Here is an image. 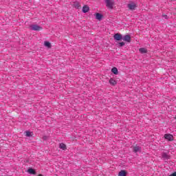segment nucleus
Returning a JSON list of instances; mask_svg holds the SVG:
<instances>
[{"instance_id":"15","label":"nucleus","mask_w":176,"mask_h":176,"mask_svg":"<svg viewBox=\"0 0 176 176\" xmlns=\"http://www.w3.org/2000/svg\"><path fill=\"white\" fill-rule=\"evenodd\" d=\"M44 45L46 47H48V49H50L52 47V44L49 41H45Z\"/></svg>"},{"instance_id":"2","label":"nucleus","mask_w":176,"mask_h":176,"mask_svg":"<svg viewBox=\"0 0 176 176\" xmlns=\"http://www.w3.org/2000/svg\"><path fill=\"white\" fill-rule=\"evenodd\" d=\"M127 8L129 9V10H135V8H137V4L131 1L127 5Z\"/></svg>"},{"instance_id":"17","label":"nucleus","mask_w":176,"mask_h":176,"mask_svg":"<svg viewBox=\"0 0 176 176\" xmlns=\"http://www.w3.org/2000/svg\"><path fill=\"white\" fill-rule=\"evenodd\" d=\"M126 171L125 170H121L119 172L118 175L119 176H126Z\"/></svg>"},{"instance_id":"16","label":"nucleus","mask_w":176,"mask_h":176,"mask_svg":"<svg viewBox=\"0 0 176 176\" xmlns=\"http://www.w3.org/2000/svg\"><path fill=\"white\" fill-rule=\"evenodd\" d=\"M139 52L142 53V54H144V53H146L148 52V50H146V48H140L139 49Z\"/></svg>"},{"instance_id":"23","label":"nucleus","mask_w":176,"mask_h":176,"mask_svg":"<svg viewBox=\"0 0 176 176\" xmlns=\"http://www.w3.org/2000/svg\"><path fill=\"white\" fill-rule=\"evenodd\" d=\"M38 176H43V175H42L40 174V175H38Z\"/></svg>"},{"instance_id":"22","label":"nucleus","mask_w":176,"mask_h":176,"mask_svg":"<svg viewBox=\"0 0 176 176\" xmlns=\"http://www.w3.org/2000/svg\"><path fill=\"white\" fill-rule=\"evenodd\" d=\"M43 139L44 140H47V136H43Z\"/></svg>"},{"instance_id":"1","label":"nucleus","mask_w":176,"mask_h":176,"mask_svg":"<svg viewBox=\"0 0 176 176\" xmlns=\"http://www.w3.org/2000/svg\"><path fill=\"white\" fill-rule=\"evenodd\" d=\"M30 30H32V31H41V30H43L42 27L36 24L30 25Z\"/></svg>"},{"instance_id":"19","label":"nucleus","mask_w":176,"mask_h":176,"mask_svg":"<svg viewBox=\"0 0 176 176\" xmlns=\"http://www.w3.org/2000/svg\"><path fill=\"white\" fill-rule=\"evenodd\" d=\"M120 46H124V42H121L119 43Z\"/></svg>"},{"instance_id":"20","label":"nucleus","mask_w":176,"mask_h":176,"mask_svg":"<svg viewBox=\"0 0 176 176\" xmlns=\"http://www.w3.org/2000/svg\"><path fill=\"white\" fill-rule=\"evenodd\" d=\"M164 18L166 19V20L168 19V16L167 15H162Z\"/></svg>"},{"instance_id":"11","label":"nucleus","mask_w":176,"mask_h":176,"mask_svg":"<svg viewBox=\"0 0 176 176\" xmlns=\"http://www.w3.org/2000/svg\"><path fill=\"white\" fill-rule=\"evenodd\" d=\"M109 82L110 83V85H111V86H115L116 85V83H118L116 80H115L113 78H110Z\"/></svg>"},{"instance_id":"3","label":"nucleus","mask_w":176,"mask_h":176,"mask_svg":"<svg viewBox=\"0 0 176 176\" xmlns=\"http://www.w3.org/2000/svg\"><path fill=\"white\" fill-rule=\"evenodd\" d=\"M106 6L112 9L113 8V0H105Z\"/></svg>"},{"instance_id":"13","label":"nucleus","mask_w":176,"mask_h":176,"mask_svg":"<svg viewBox=\"0 0 176 176\" xmlns=\"http://www.w3.org/2000/svg\"><path fill=\"white\" fill-rule=\"evenodd\" d=\"M111 72L114 74V75H118V74H119V72L118 71V68L116 67H113L111 69Z\"/></svg>"},{"instance_id":"7","label":"nucleus","mask_w":176,"mask_h":176,"mask_svg":"<svg viewBox=\"0 0 176 176\" xmlns=\"http://www.w3.org/2000/svg\"><path fill=\"white\" fill-rule=\"evenodd\" d=\"M95 17L96 20H99L100 21L102 19V14H101L100 13H96L95 14Z\"/></svg>"},{"instance_id":"8","label":"nucleus","mask_w":176,"mask_h":176,"mask_svg":"<svg viewBox=\"0 0 176 176\" xmlns=\"http://www.w3.org/2000/svg\"><path fill=\"white\" fill-rule=\"evenodd\" d=\"M133 152L137 153V152H141V146H135L133 147Z\"/></svg>"},{"instance_id":"4","label":"nucleus","mask_w":176,"mask_h":176,"mask_svg":"<svg viewBox=\"0 0 176 176\" xmlns=\"http://www.w3.org/2000/svg\"><path fill=\"white\" fill-rule=\"evenodd\" d=\"M113 38L116 41H122L123 39V36L119 33L114 34Z\"/></svg>"},{"instance_id":"14","label":"nucleus","mask_w":176,"mask_h":176,"mask_svg":"<svg viewBox=\"0 0 176 176\" xmlns=\"http://www.w3.org/2000/svg\"><path fill=\"white\" fill-rule=\"evenodd\" d=\"M59 148L60 149H63V151H65V149H67V146L64 143H60L59 145Z\"/></svg>"},{"instance_id":"12","label":"nucleus","mask_w":176,"mask_h":176,"mask_svg":"<svg viewBox=\"0 0 176 176\" xmlns=\"http://www.w3.org/2000/svg\"><path fill=\"white\" fill-rule=\"evenodd\" d=\"M28 173H29V174H32L33 175H35V174H36V172H35V170H34L32 168H30L28 170Z\"/></svg>"},{"instance_id":"5","label":"nucleus","mask_w":176,"mask_h":176,"mask_svg":"<svg viewBox=\"0 0 176 176\" xmlns=\"http://www.w3.org/2000/svg\"><path fill=\"white\" fill-rule=\"evenodd\" d=\"M164 138L168 140V141H173V140H174V136H173L171 134H165Z\"/></svg>"},{"instance_id":"21","label":"nucleus","mask_w":176,"mask_h":176,"mask_svg":"<svg viewBox=\"0 0 176 176\" xmlns=\"http://www.w3.org/2000/svg\"><path fill=\"white\" fill-rule=\"evenodd\" d=\"M169 176H176V172L173 173V174H171Z\"/></svg>"},{"instance_id":"6","label":"nucleus","mask_w":176,"mask_h":176,"mask_svg":"<svg viewBox=\"0 0 176 176\" xmlns=\"http://www.w3.org/2000/svg\"><path fill=\"white\" fill-rule=\"evenodd\" d=\"M122 40L124 41L125 42H131V37L130 36V35L126 34L122 37Z\"/></svg>"},{"instance_id":"18","label":"nucleus","mask_w":176,"mask_h":176,"mask_svg":"<svg viewBox=\"0 0 176 176\" xmlns=\"http://www.w3.org/2000/svg\"><path fill=\"white\" fill-rule=\"evenodd\" d=\"M25 134H26V137H31L32 135L31 134V132L27 131L25 132Z\"/></svg>"},{"instance_id":"10","label":"nucleus","mask_w":176,"mask_h":176,"mask_svg":"<svg viewBox=\"0 0 176 176\" xmlns=\"http://www.w3.org/2000/svg\"><path fill=\"white\" fill-rule=\"evenodd\" d=\"M89 10H90V8H89V6H83V8H82L83 13H87V12H89Z\"/></svg>"},{"instance_id":"9","label":"nucleus","mask_w":176,"mask_h":176,"mask_svg":"<svg viewBox=\"0 0 176 176\" xmlns=\"http://www.w3.org/2000/svg\"><path fill=\"white\" fill-rule=\"evenodd\" d=\"M162 156L164 160H168L170 159V155L166 153H163Z\"/></svg>"}]
</instances>
